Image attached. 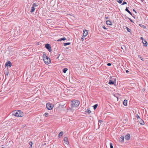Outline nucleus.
<instances>
[{"label":"nucleus","instance_id":"obj_33","mask_svg":"<svg viewBox=\"0 0 148 148\" xmlns=\"http://www.w3.org/2000/svg\"><path fill=\"white\" fill-rule=\"evenodd\" d=\"M48 115V113H45V115L46 117H47Z\"/></svg>","mask_w":148,"mask_h":148},{"label":"nucleus","instance_id":"obj_11","mask_svg":"<svg viewBox=\"0 0 148 148\" xmlns=\"http://www.w3.org/2000/svg\"><path fill=\"white\" fill-rule=\"evenodd\" d=\"M6 66H9L10 67L12 66V63H11L9 61L8 62L6 63L5 64Z\"/></svg>","mask_w":148,"mask_h":148},{"label":"nucleus","instance_id":"obj_25","mask_svg":"<svg viewBox=\"0 0 148 148\" xmlns=\"http://www.w3.org/2000/svg\"><path fill=\"white\" fill-rule=\"evenodd\" d=\"M68 69L67 68H65L63 69V72L64 73H65L67 70Z\"/></svg>","mask_w":148,"mask_h":148},{"label":"nucleus","instance_id":"obj_27","mask_svg":"<svg viewBox=\"0 0 148 148\" xmlns=\"http://www.w3.org/2000/svg\"><path fill=\"white\" fill-rule=\"evenodd\" d=\"M70 42H67V43H64V46H66V45H69L70 44Z\"/></svg>","mask_w":148,"mask_h":148},{"label":"nucleus","instance_id":"obj_4","mask_svg":"<svg viewBox=\"0 0 148 148\" xmlns=\"http://www.w3.org/2000/svg\"><path fill=\"white\" fill-rule=\"evenodd\" d=\"M45 47L48 49V51L50 52H51L52 51L51 49V46L49 44H47L45 45Z\"/></svg>","mask_w":148,"mask_h":148},{"label":"nucleus","instance_id":"obj_22","mask_svg":"<svg viewBox=\"0 0 148 148\" xmlns=\"http://www.w3.org/2000/svg\"><path fill=\"white\" fill-rule=\"evenodd\" d=\"M98 106V104H96L95 105L93 106V108L94 110H95L97 108V107Z\"/></svg>","mask_w":148,"mask_h":148},{"label":"nucleus","instance_id":"obj_31","mask_svg":"<svg viewBox=\"0 0 148 148\" xmlns=\"http://www.w3.org/2000/svg\"><path fill=\"white\" fill-rule=\"evenodd\" d=\"M127 30L128 32H130L131 31V30L130 29H129L128 27H127Z\"/></svg>","mask_w":148,"mask_h":148},{"label":"nucleus","instance_id":"obj_12","mask_svg":"<svg viewBox=\"0 0 148 148\" xmlns=\"http://www.w3.org/2000/svg\"><path fill=\"white\" fill-rule=\"evenodd\" d=\"M124 140V137L123 136H121L119 139V140L120 142H123Z\"/></svg>","mask_w":148,"mask_h":148},{"label":"nucleus","instance_id":"obj_17","mask_svg":"<svg viewBox=\"0 0 148 148\" xmlns=\"http://www.w3.org/2000/svg\"><path fill=\"white\" fill-rule=\"evenodd\" d=\"M66 39L65 38H60L58 40V41H61V40H66Z\"/></svg>","mask_w":148,"mask_h":148},{"label":"nucleus","instance_id":"obj_7","mask_svg":"<svg viewBox=\"0 0 148 148\" xmlns=\"http://www.w3.org/2000/svg\"><path fill=\"white\" fill-rule=\"evenodd\" d=\"M138 121H139V122L140 123V124L142 125H144L145 123L141 119H139L138 120Z\"/></svg>","mask_w":148,"mask_h":148},{"label":"nucleus","instance_id":"obj_46","mask_svg":"<svg viewBox=\"0 0 148 148\" xmlns=\"http://www.w3.org/2000/svg\"><path fill=\"white\" fill-rule=\"evenodd\" d=\"M91 137H92V136H89L88 138H91Z\"/></svg>","mask_w":148,"mask_h":148},{"label":"nucleus","instance_id":"obj_1","mask_svg":"<svg viewBox=\"0 0 148 148\" xmlns=\"http://www.w3.org/2000/svg\"><path fill=\"white\" fill-rule=\"evenodd\" d=\"M80 104V102L77 100L72 101L71 102V109H73L74 108L77 107Z\"/></svg>","mask_w":148,"mask_h":148},{"label":"nucleus","instance_id":"obj_47","mask_svg":"<svg viewBox=\"0 0 148 148\" xmlns=\"http://www.w3.org/2000/svg\"><path fill=\"white\" fill-rule=\"evenodd\" d=\"M144 26V27L142 26V27H144L145 28H146V27L145 26Z\"/></svg>","mask_w":148,"mask_h":148},{"label":"nucleus","instance_id":"obj_34","mask_svg":"<svg viewBox=\"0 0 148 148\" xmlns=\"http://www.w3.org/2000/svg\"><path fill=\"white\" fill-rule=\"evenodd\" d=\"M126 4L127 2L125 1H124L122 4V5H124V4Z\"/></svg>","mask_w":148,"mask_h":148},{"label":"nucleus","instance_id":"obj_35","mask_svg":"<svg viewBox=\"0 0 148 148\" xmlns=\"http://www.w3.org/2000/svg\"><path fill=\"white\" fill-rule=\"evenodd\" d=\"M102 122V121L101 120H99V122L100 123H101Z\"/></svg>","mask_w":148,"mask_h":148},{"label":"nucleus","instance_id":"obj_15","mask_svg":"<svg viewBox=\"0 0 148 148\" xmlns=\"http://www.w3.org/2000/svg\"><path fill=\"white\" fill-rule=\"evenodd\" d=\"M106 23L107 25H111V22L110 21H106Z\"/></svg>","mask_w":148,"mask_h":148},{"label":"nucleus","instance_id":"obj_44","mask_svg":"<svg viewBox=\"0 0 148 148\" xmlns=\"http://www.w3.org/2000/svg\"><path fill=\"white\" fill-rule=\"evenodd\" d=\"M139 25H140L141 27H142V26H144V25H142L141 24H139Z\"/></svg>","mask_w":148,"mask_h":148},{"label":"nucleus","instance_id":"obj_3","mask_svg":"<svg viewBox=\"0 0 148 148\" xmlns=\"http://www.w3.org/2000/svg\"><path fill=\"white\" fill-rule=\"evenodd\" d=\"M43 60L45 63L47 64H49L51 63V60L49 57L44 59Z\"/></svg>","mask_w":148,"mask_h":148},{"label":"nucleus","instance_id":"obj_32","mask_svg":"<svg viewBox=\"0 0 148 148\" xmlns=\"http://www.w3.org/2000/svg\"><path fill=\"white\" fill-rule=\"evenodd\" d=\"M32 142H29V144L30 145V146L31 147H32Z\"/></svg>","mask_w":148,"mask_h":148},{"label":"nucleus","instance_id":"obj_26","mask_svg":"<svg viewBox=\"0 0 148 148\" xmlns=\"http://www.w3.org/2000/svg\"><path fill=\"white\" fill-rule=\"evenodd\" d=\"M9 74V72L8 70H7L5 72V75H8Z\"/></svg>","mask_w":148,"mask_h":148},{"label":"nucleus","instance_id":"obj_40","mask_svg":"<svg viewBox=\"0 0 148 148\" xmlns=\"http://www.w3.org/2000/svg\"><path fill=\"white\" fill-rule=\"evenodd\" d=\"M16 10H17V8H15L14 9V11H16Z\"/></svg>","mask_w":148,"mask_h":148},{"label":"nucleus","instance_id":"obj_51","mask_svg":"<svg viewBox=\"0 0 148 148\" xmlns=\"http://www.w3.org/2000/svg\"><path fill=\"white\" fill-rule=\"evenodd\" d=\"M139 56H140V55H138V57H139Z\"/></svg>","mask_w":148,"mask_h":148},{"label":"nucleus","instance_id":"obj_49","mask_svg":"<svg viewBox=\"0 0 148 148\" xmlns=\"http://www.w3.org/2000/svg\"><path fill=\"white\" fill-rule=\"evenodd\" d=\"M106 19H108V17H106Z\"/></svg>","mask_w":148,"mask_h":148},{"label":"nucleus","instance_id":"obj_42","mask_svg":"<svg viewBox=\"0 0 148 148\" xmlns=\"http://www.w3.org/2000/svg\"><path fill=\"white\" fill-rule=\"evenodd\" d=\"M23 119H20L19 118V120H20L21 121H22V120H23Z\"/></svg>","mask_w":148,"mask_h":148},{"label":"nucleus","instance_id":"obj_39","mask_svg":"<svg viewBox=\"0 0 148 148\" xmlns=\"http://www.w3.org/2000/svg\"><path fill=\"white\" fill-rule=\"evenodd\" d=\"M81 39H82V40H84V37H82V38Z\"/></svg>","mask_w":148,"mask_h":148},{"label":"nucleus","instance_id":"obj_41","mask_svg":"<svg viewBox=\"0 0 148 148\" xmlns=\"http://www.w3.org/2000/svg\"><path fill=\"white\" fill-rule=\"evenodd\" d=\"M128 72H129V71H128V70H127L126 71V73H128Z\"/></svg>","mask_w":148,"mask_h":148},{"label":"nucleus","instance_id":"obj_2","mask_svg":"<svg viewBox=\"0 0 148 148\" xmlns=\"http://www.w3.org/2000/svg\"><path fill=\"white\" fill-rule=\"evenodd\" d=\"M46 106L47 109L49 110H51L53 107L52 104L49 103L46 104Z\"/></svg>","mask_w":148,"mask_h":148},{"label":"nucleus","instance_id":"obj_19","mask_svg":"<svg viewBox=\"0 0 148 148\" xmlns=\"http://www.w3.org/2000/svg\"><path fill=\"white\" fill-rule=\"evenodd\" d=\"M85 112L86 113H88L89 114H90L91 112V111L87 109L85 111Z\"/></svg>","mask_w":148,"mask_h":148},{"label":"nucleus","instance_id":"obj_30","mask_svg":"<svg viewBox=\"0 0 148 148\" xmlns=\"http://www.w3.org/2000/svg\"><path fill=\"white\" fill-rule=\"evenodd\" d=\"M136 117L138 120L139 119H140V118L139 117V116L138 114L136 115Z\"/></svg>","mask_w":148,"mask_h":148},{"label":"nucleus","instance_id":"obj_5","mask_svg":"<svg viewBox=\"0 0 148 148\" xmlns=\"http://www.w3.org/2000/svg\"><path fill=\"white\" fill-rule=\"evenodd\" d=\"M18 110H15L13 112L12 114L15 116H18Z\"/></svg>","mask_w":148,"mask_h":148},{"label":"nucleus","instance_id":"obj_6","mask_svg":"<svg viewBox=\"0 0 148 148\" xmlns=\"http://www.w3.org/2000/svg\"><path fill=\"white\" fill-rule=\"evenodd\" d=\"M64 141L65 143L67 145H68L69 142L68 138L67 137H64Z\"/></svg>","mask_w":148,"mask_h":148},{"label":"nucleus","instance_id":"obj_21","mask_svg":"<svg viewBox=\"0 0 148 148\" xmlns=\"http://www.w3.org/2000/svg\"><path fill=\"white\" fill-rule=\"evenodd\" d=\"M109 84H114V82L113 81L110 80L109 82Z\"/></svg>","mask_w":148,"mask_h":148},{"label":"nucleus","instance_id":"obj_20","mask_svg":"<svg viewBox=\"0 0 148 148\" xmlns=\"http://www.w3.org/2000/svg\"><path fill=\"white\" fill-rule=\"evenodd\" d=\"M35 10V9L34 8V7L33 6L32 8V9H31V12H32L34 11Z\"/></svg>","mask_w":148,"mask_h":148},{"label":"nucleus","instance_id":"obj_28","mask_svg":"<svg viewBox=\"0 0 148 148\" xmlns=\"http://www.w3.org/2000/svg\"><path fill=\"white\" fill-rule=\"evenodd\" d=\"M122 0H117V1L120 3H121L122 2Z\"/></svg>","mask_w":148,"mask_h":148},{"label":"nucleus","instance_id":"obj_48","mask_svg":"<svg viewBox=\"0 0 148 148\" xmlns=\"http://www.w3.org/2000/svg\"><path fill=\"white\" fill-rule=\"evenodd\" d=\"M133 11H135L136 12H136L135 11V10H134V9H133Z\"/></svg>","mask_w":148,"mask_h":148},{"label":"nucleus","instance_id":"obj_36","mask_svg":"<svg viewBox=\"0 0 148 148\" xmlns=\"http://www.w3.org/2000/svg\"><path fill=\"white\" fill-rule=\"evenodd\" d=\"M107 65L108 66H110L111 65V64L110 63H108V64H107Z\"/></svg>","mask_w":148,"mask_h":148},{"label":"nucleus","instance_id":"obj_50","mask_svg":"<svg viewBox=\"0 0 148 148\" xmlns=\"http://www.w3.org/2000/svg\"><path fill=\"white\" fill-rule=\"evenodd\" d=\"M60 55H59V56L57 57V58H58L59 56Z\"/></svg>","mask_w":148,"mask_h":148},{"label":"nucleus","instance_id":"obj_10","mask_svg":"<svg viewBox=\"0 0 148 148\" xmlns=\"http://www.w3.org/2000/svg\"><path fill=\"white\" fill-rule=\"evenodd\" d=\"M24 116V113L21 111L19 110V117H22Z\"/></svg>","mask_w":148,"mask_h":148},{"label":"nucleus","instance_id":"obj_43","mask_svg":"<svg viewBox=\"0 0 148 148\" xmlns=\"http://www.w3.org/2000/svg\"><path fill=\"white\" fill-rule=\"evenodd\" d=\"M140 39H141L142 40H143V38L142 37H141L140 38Z\"/></svg>","mask_w":148,"mask_h":148},{"label":"nucleus","instance_id":"obj_23","mask_svg":"<svg viewBox=\"0 0 148 148\" xmlns=\"http://www.w3.org/2000/svg\"><path fill=\"white\" fill-rule=\"evenodd\" d=\"M63 135V132H60L58 136L59 137L60 136H62Z\"/></svg>","mask_w":148,"mask_h":148},{"label":"nucleus","instance_id":"obj_24","mask_svg":"<svg viewBox=\"0 0 148 148\" xmlns=\"http://www.w3.org/2000/svg\"><path fill=\"white\" fill-rule=\"evenodd\" d=\"M38 6V4L36 3H34L33 5V6L34 7L37 6Z\"/></svg>","mask_w":148,"mask_h":148},{"label":"nucleus","instance_id":"obj_29","mask_svg":"<svg viewBox=\"0 0 148 148\" xmlns=\"http://www.w3.org/2000/svg\"><path fill=\"white\" fill-rule=\"evenodd\" d=\"M110 148H113V147L112 145V143H110Z\"/></svg>","mask_w":148,"mask_h":148},{"label":"nucleus","instance_id":"obj_16","mask_svg":"<svg viewBox=\"0 0 148 148\" xmlns=\"http://www.w3.org/2000/svg\"><path fill=\"white\" fill-rule=\"evenodd\" d=\"M143 44H144V45H145L146 46H147V41L146 40H143Z\"/></svg>","mask_w":148,"mask_h":148},{"label":"nucleus","instance_id":"obj_9","mask_svg":"<svg viewBox=\"0 0 148 148\" xmlns=\"http://www.w3.org/2000/svg\"><path fill=\"white\" fill-rule=\"evenodd\" d=\"M130 135L129 134L126 135L125 136V138L127 140H129L130 138Z\"/></svg>","mask_w":148,"mask_h":148},{"label":"nucleus","instance_id":"obj_37","mask_svg":"<svg viewBox=\"0 0 148 148\" xmlns=\"http://www.w3.org/2000/svg\"><path fill=\"white\" fill-rule=\"evenodd\" d=\"M140 58L142 60H143V58H142V57H140Z\"/></svg>","mask_w":148,"mask_h":148},{"label":"nucleus","instance_id":"obj_13","mask_svg":"<svg viewBox=\"0 0 148 148\" xmlns=\"http://www.w3.org/2000/svg\"><path fill=\"white\" fill-rule=\"evenodd\" d=\"M125 10L129 14H130L132 16V13L130 12V11L128 10L127 7L126 8Z\"/></svg>","mask_w":148,"mask_h":148},{"label":"nucleus","instance_id":"obj_14","mask_svg":"<svg viewBox=\"0 0 148 148\" xmlns=\"http://www.w3.org/2000/svg\"><path fill=\"white\" fill-rule=\"evenodd\" d=\"M127 100H125L123 102V104L125 106H127Z\"/></svg>","mask_w":148,"mask_h":148},{"label":"nucleus","instance_id":"obj_38","mask_svg":"<svg viewBox=\"0 0 148 148\" xmlns=\"http://www.w3.org/2000/svg\"><path fill=\"white\" fill-rule=\"evenodd\" d=\"M103 27L104 29H107V28L105 26H103Z\"/></svg>","mask_w":148,"mask_h":148},{"label":"nucleus","instance_id":"obj_45","mask_svg":"<svg viewBox=\"0 0 148 148\" xmlns=\"http://www.w3.org/2000/svg\"><path fill=\"white\" fill-rule=\"evenodd\" d=\"M129 19L130 20V21H131L133 22L132 20L131 19L129 18Z\"/></svg>","mask_w":148,"mask_h":148},{"label":"nucleus","instance_id":"obj_18","mask_svg":"<svg viewBox=\"0 0 148 148\" xmlns=\"http://www.w3.org/2000/svg\"><path fill=\"white\" fill-rule=\"evenodd\" d=\"M48 57L46 55V54H45V53H43V60L44 59H45V58H48Z\"/></svg>","mask_w":148,"mask_h":148},{"label":"nucleus","instance_id":"obj_8","mask_svg":"<svg viewBox=\"0 0 148 148\" xmlns=\"http://www.w3.org/2000/svg\"><path fill=\"white\" fill-rule=\"evenodd\" d=\"M84 34H83V36L84 37H86L88 34V32L87 30H86L85 29H84Z\"/></svg>","mask_w":148,"mask_h":148},{"label":"nucleus","instance_id":"obj_52","mask_svg":"<svg viewBox=\"0 0 148 148\" xmlns=\"http://www.w3.org/2000/svg\"><path fill=\"white\" fill-rule=\"evenodd\" d=\"M46 145V144L45 143L44 145Z\"/></svg>","mask_w":148,"mask_h":148}]
</instances>
